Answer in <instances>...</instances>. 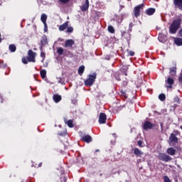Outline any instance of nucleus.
I'll list each match as a JSON object with an SVG mask.
<instances>
[{
    "mask_svg": "<svg viewBox=\"0 0 182 182\" xmlns=\"http://www.w3.org/2000/svg\"><path fill=\"white\" fill-rule=\"evenodd\" d=\"M181 26V18H178L173 21L171 24L169 26V33L174 35L177 33V31L180 29Z\"/></svg>",
    "mask_w": 182,
    "mask_h": 182,
    "instance_id": "nucleus-1",
    "label": "nucleus"
},
{
    "mask_svg": "<svg viewBox=\"0 0 182 182\" xmlns=\"http://www.w3.org/2000/svg\"><path fill=\"white\" fill-rule=\"evenodd\" d=\"M177 136H180V131L173 130V133L169 136V144L171 146H174L178 143V138H177Z\"/></svg>",
    "mask_w": 182,
    "mask_h": 182,
    "instance_id": "nucleus-2",
    "label": "nucleus"
},
{
    "mask_svg": "<svg viewBox=\"0 0 182 182\" xmlns=\"http://www.w3.org/2000/svg\"><path fill=\"white\" fill-rule=\"evenodd\" d=\"M97 75L94 73L88 75V78L84 82L85 86H93Z\"/></svg>",
    "mask_w": 182,
    "mask_h": 182,
    "instance_id": "nucleus-3",
    "label": "nucleus"
},
{
    "mask_svg": "<svg viewBox=\"0 0 182 182\" xmlns=\"http://www.w3.org/2000/svg\"><path fill=\"white\" fill-rule=\"evenodd\" d=\"M158 159L159 160L164 161L165 163H168V161H171V160H173V158H171L170 155L165 153H160L158 156Z\"/></svg>",
    "mask_w": 182,
    "mask_h": 182,
    "instance_id": "nucleus-4",
    "label": "nucleus"
},
{
    "mask_svg": "<svg viewBox=\"0 0 182 182\" xmlns=\"http://www.w3.org/2000/svg\"><path fill=\"white\" fill-rule=\"evenodd\" d=\"M165 87L167 89H172L173 85H174V79L171 77H168L167 80H165Z\"/></svg>",
    "mask_w": 182,
    "mask_h": 182,
    "instance_id": "nucleus-5",
    "label": "nucleus"
},
{
    "mask_svg": "<svg viewBox=\"0 0 182 182\" xmlns=\"http://www.w3.org/2000/svg\"><path fill=\"white\" fill-rule=\"evenodd\" d=\"M28 62H33L35 63V58L36 57V53L33 52L32 50H29L28 52Z\"/></svg>",
    "mask_w": 182,
    "mask_h": 182,
    "instance_id": "nucleus-6",
    "label": "nucleus"
},
{
    "mask_svg": "<svg viewBox=\"0 0 182 182\" xmlns=\"http://www.w3.org/2000/svg\"><path fill=\"white\" fill-rule=\"evenodd\" d=\"M144 6V4H141L136 6L134 9V16H136V18H138V16H140V9H143Z\"/></svg>",
    "mask_w": 182,
    "mask_h": 182,
    "instance_id": "nucleus-7",
    "label": "nucleus"
},
{
    "mask_svg": "<svg viewBox=\"0 0 182 182\" xmlns=\"http://www.w3.org/2000/svg\"><path fill=\"white\" fill-rule=\"evenodd\" d=\"M46 45H48V37L43 36L41 40L40 50H43V46H46Z\"/></svg>",
    "mask_w": 182,
    "mask_h": 182,
    "instance_id": "nucleus-8",
    "label": "nucleus"
},
{
    "mask_svg": "<svg viewBox=\"0 0 182 182\" xmlns=\"http://www.w3.org/2000/svg\"><path fill=\"white\" fill-rule=\"evenodd\" d=\"M107 119V117H106V114L101 112L100 114V117H99L100 124H105V123H106Z\"/></svg>",
    "mask_w": 182,
    "mask_h": 182,
    "instance_id": "nucleus-9",
    "label": "nucleus"
},
{
    "mask_svg": "<svg viewBox=\"0 0 182 182\" xmlns=\"http://www.w3.org/2000/svg\"><path fill=\"white\" fill-rule=\"evenodd\" d=\"M81 140L82 141H85V143H91V141H92V136L90 135H82L81 136Z\"/></svg>",
    "mask_w": 182,
    "mask_h": 182,
    "instance_id": "nucleus-10",
    "label": "nucleus"
},
{
    "mask_svg": "<svg viewBox=\"0 0 182 182\" xmlns=\"http://www.w3.org/2000/svg\"><path fill=\"white\" fill-rule=\"evenodd\" d=\"M82 12H86L89 9V0H85L82 6H80Z\"/></svg>",
    "mask_w": 182,
    "mask_h": 182,
    "instance_id": "nucleus-11",
    "label": "nucleus"
},
{
    "mask_svg": "<svg viewBox=\"0 0 182 182\" xmlns=\"http://www.w3.org/2000/svg\"><path fill=\"white\" fill-rule=\"evenodd\" d=\"M75 45V41L73 39H68L65 43V48H72Z\"/></svg>",
    "mask_w": 182,
    "mask_h": 182,
    "instance_id": "nucleus-12",
    "label": "nucleus"
},
{
    "mask_svg": "<svg viewBox=\"0 0 182 182\" xmlns=\"http://www.w3.org/2000/svg\"><path fill=\"white\" fill-rule=\"evenodd\" d=\"M153 124H151L150 122H145L144 125H143V129L144 130H149L150 129H153Z\"/></svg>",
    "mask_w": 182,
    "mask_h": 182,
    "instance_id": "nucleus-13",
    "label": "nucleus"
},
{
    "mask_svg": "<svg viewBox=\"0 0 182 182\" xmlns=\"http://www.w3.org/2000/svg\"><path fill=\"white\" fill-rule=\"evenodd\" d=\"M173 5L175 8H178L181 11L182 10V0H173Z\"/></svg>",
    "mask_w": 182,
    "mask_h": 182,
    "instance_id": "nucleus-14",
    "label": "nucleus"
},
{
    "mask_svg": "<svg viewBox=\"0 0 182 182\" xmlns=\"http://www.w3.org/2000/svg\"><path fill=\"white\" fill-rule=\"evenodd\" d=\"M158 40L159 42H161L162 43H164L166 41H167V36L163 34V33H159L158 36Z\"/></svg>",
    "mask_w": 182,
    "mask_h": 182,
    "instance_id": "nucleus-15",
    "label": "nucleus"
},
{
    "mask_svg": "<svg viewBox=\"0 0 182 182\" xmlns=\"http://www.w3.org/2000/svg\"><path fill=\"white\" fill-rule=\"evenodd\" d=\"M68 26H69V21H65L63 24L60 25L58 27V30L62 32L63 31H65V29H66L68 28Z\"/></svg>",
    "mask_w": 182,
    "mask_h": 182,
    "instance_id": "nucleus-16",
    "label": "nucleus"
},
{
    "mask_svg": "<svg viewBox=\"0 0 182 182\" xmlns=\"http://www.w3.org/2000/svg\"><path fill=\"white\" fill-rule=\"evenodd\" d=\"M174 43L177 45V46H182V38L178 37L173 38Z\"/></svg>",
    "mask_w": 182,
    "mask_h": 182,
    "instance_id": "nucleus-17",
    "label": "nucleus"
},
{
    "mask_svg": "<svg viewBox=\"0 0 182 182\" xmlns=\"http://www.w3.org/2000/svg\"><path fill=\"white\" fill-rule=\"evenodd\" d=\"M53 100H54V102L55 103H59V102H60V100H62V96L59 95L58 94L53 95Z\"/></svg>",
    "mask_w": 182,
    "mask_h": 182,
    "instance_id": "nucleus-18",
    "label": "nucleus"
},
{
    "mask_svg": "<svg viewBox=\"0 0 182 182\" xmlns=\"http://www.w3.org/2000/svg\"><path fill=\"white\" fill-rule=\"evenodd\" d=\"M166 153L167 154H169V156H174L176 154V150L173 147L168 148Z\"/></svg>",
    "mask_w": 182,
    "mask_h": 182,
    "instance_id": "nucleus-19",
    "label": "nucleus"
},
{
    "mask_svg": "<svg viewBox=\"0 0 182 182\" xmlns=\"http://www.w3.org/2000/svg\"><path fill=\"white\" fill-rule=\"evenodd\" d=\"M156 12V9L149 8L146 10V15H149V16H151V15H154V14Z\"/></svg>",
    "mask_w": 182,
    "mask_h": 182,
    "instance_id": "nucleus-20",
    "label": "nucleus"
},
{
    "mask_svg": "<svg viewBox=\"0 0 182 182\" xmlns=\"http://www.w3.org/2000/svg\"><path fill=\"white\" fill-rule=\"evenodd\" d=\"M169 73L171 76H176V73H177V68L176 67L171 68Z\"/></svg>",
    "mask_w": 182,
    "mask_h": 182,
    "instance_id": "nucleus-21",
    "label": "nucleus"
},
{
    "mask_svg": "<svg viewBox=\"0 0 182 182\" xmlns=\"http://www.w3.org/2000/svg\"><path fill=\"white\" fill-rule=\"evenodd\" d=\"M134 154H135V156H138V157H140V156H142L143 152H141L139 148H135L134 149Z\"/></svg>",
    "mask_w": 182,
    "mask_h": 182,
    "instance_id": "nucleus-22",
    "label": "nucleus"
},
{
    "mask_svg": "<svg viewBox=\"0 0 182 182\" xmlns=\"http://www.w3.org/2000/svg\"><path fill=\"white\" fill-rule=\"evenodd\" d=\"M48 19V16L46 14H41V21L43 23H46V21Z\"/></svg>",
    "mask_w": 182,
    "mask_h": 182,
    "instance_id": "nucleus-23",
    "label": "nucleus"
},
{
    "mask_svg": "<svg viewBox=\"0 0 182 182\" xmlns=\"http://www.w3.org/2000/svg\"><path fill=\"white\" fill-rule=\"evenodd\" d=\"M85 72V65H81L78 68V75L82 76L83 75V73Z\"/></svg>",
    "mask_w": 182,
    "mask_h": 182,
    "instance_id": "nucleus-24",
    "label": "nucleus"
},
{
    "mask_svg": "<svg viewBox=\"0 0 182 182\" xmlns=\"http://www.w3.org/2000/svg\"><path fill=\"white\" fill-rule=\"evenodd\" d=\"M9 49L11 52H16V46H15V44H11V45H10L9 46Z\"/></svg>",
    "mask_w": 182,
    "mask_h": 182,
    "instance_id": "nucleus-25",
    "label": "nucleus"
},
{
    "mask_svg": "<svg viewBox=\"0 0 182 182\" xmlns=\"http://www.w3.org/2000/svg\"><path fill=\"white\" fill-rule=\"evenodd\" d=\"M159 99L161 100V102H164L166 100V95L165 94H160L159 95Z\"/></svg>",
    "mask_w": 182,
    "mask_h": 182,
    "instance_id": "nucleus-26",
    "label": "nucleus"
},
{
    "mask_svg": "<svg viewBox=\"0 0 182 182\" xmlns=\"http://www.w3.org/2000/svg\"><path fill=\"white\" fill-rule=\"evenodd\" d=\"M66 124H68V127H70V128L74 127L75 126L73 124V121L72 119L67 121Z\"/></svg>",
    "mask_w": 182,
    "mask_h": 182,
    "instance_id": "nucleus-27",
    "label": "nucleus"
},
{
    "mask_svg": "<svg viewBox=\"0 0 182 182\" xmlns=\"http://www.w3.org/2000/svg\"><path fill=\"white\" fill-rule=\"evenodd\" d=\"M40 75L41 76V77L43 79H45V77H46V70H42L41 72H40Z\"/></svg>",
    "mask_w": 182,
    "mask_h": 182,
    "instance_id": "nucleus-28",
    "label": "nucleus"
},
{
    "mask_svg": "<svg viewBox=\"0 0 182 182\" xmlns=\"http://www.w3.org/2000/svg\"><path fill=\"white\" fill-rule=\"evenodd\" d=\"M63 48L62 47H59L58 49H57V53L58 55H63Z\"/></svg>",
    "mask_w": 182,
    "mask_h": 182,
    "instance_id": "nucleus-29",
    "label": "nucleus"
},
{
    "mask_svg": "<svg viewBox=\"0 0 182 182\" xmlns=\"http://www.w3.org/2000/svg\"><path fill=\"white\" fill-rule=\"evenodd\" d=\"M108 32H109V33H114V28L112 26H109Z\"/></svg>",
    "mask_w": 182,
    "mask_h": 182,
    "instance_id": "nucleus-30",
    "label": "nucleus"
},
{
    "mask_svg": "<svg viewBox=\"0 0 182 182\" xmlns=\"http://www.w3.org/2000/svg\"><path fill=\"white\" fill-rule=\"evenodd\" d=\"M65 32L67 33H72L73 32V28L72 26H68Z\"/></svg>",
    "mask_w": 182,
    "mask_h": 182,
    "instance_id": "nucleus-31",
    "label": "nucleus"
},
{
    "mask_svg": "<svg viewBox=\"0 0 182 182\" xmlns=\"http://www.w3.org/2000/svg\"><path fill=\"white\" fill-rule=\"evenodd\" d=\"M174 103H176V105H180V98H178V96H176L173 98Z\"/></svg>",
    "mask_w": 182,
    "mask_h": 182,
    "instance_id": "nucleus-32",
    "label": "nucleus"
},
{
    "mask_svg": "<svg viewBox=\"0 0 182 182\" xmlns=\"http://www.w3.org/2000/svg\"><path fill=\"white\" fill-rule=\"evenodd\" d=\"M164 182H171V180H170V178H168V176H164Z\"/></svg>",
    "mask_w": 182,
    "mask_h": 182,
    "instance_id": "nucleus-33",
    "label": "nucleus"
},
{
    "mask_svg": "<svg viewBox=\"0 0 182 182\" xmlns=\"http://www.w3.org/2000/svg\"><path fill=\"white\" fill-rule=\"evenodd\" d=\"M127 52L129 56H134V51L127 50Z\"/></svg>",
    "mask_w": 182,
    "mask_h": 182,
    "instance_id": "nucleus-34",
    "label": "nucleus"
},
{
    "mask_svg": "<svg viewBox=\"0 0 182 182\" xmlns=\"http://www.w3.org/2000/svg\"><path fill=\"white\" fill-rule=\"evenodd\" d=\"M137 144L139 147H144V145L143 144V141L141 140L138 141Z\"/></svg>",
    "mask_w": 182,
    "mask_h": 182,
    "instance_id": "nucleus-35",
    "label": "nucleus"
},
{
    "mask_svg": "<svg viewBox=\"0 0 182 182\" xmlns=\"http://www.w3.org/2000/svg\"><path fill=\"white\" fill-rule=\"evenodd\" d=\"M70 1V0H58V2H60V4H68Z\"/></svg>",
    "mask_w": 182,
    "mask_h": 182,
    "instance_id": "nucleus-36",
    "label": "nucleus"
},
{
    "mask_svg": "<svg viewBox=\"0 0 182 182\" xmlns=\"http://www.w3.org/2000/svg\"><path fill=\"white\" fill-rule=\"evenodd\" d=\"M22 62H23V63H24V65H27V63H28V58H22Z\"/></svg>",
    "mask_w": 182,
    "mask_h": 182,
    "instance_id": "nucleus-37",
    "label": "nucleus"
},
{
    "mask_svg": "<svg viewBox=\"0 0 182 182\" xmlns=\"http://www.w3.org/2000/svg\"><path fill=\"white\" fill-rule=\"evenodd\" d=\"M43 25H44V32H48V24L46 23H44Z\"/></svg>",
    "mask_w": 182,
    "mask_h": 182,
    "instance_id": "nucleus-38",
    "label": "nucleus"
},
{
    "mask_svg": "<svg viewBox=\"0 0 182 182\" xmlns=\"http://www.w3.org/2000/svg\"><path fill=\"white\" fill-rule=\"evenodd\" d=\"M41 57L43 58V59H45V58H46V55L42 50L41 53Z\"/></svg>",
    "mask_w": 182,
    "mask_h": 182,
    "instance_id": "nucleus-39",
    "label": "nucleus"
},
{
    "mask_svg": "<svg viewBox=\"0 0 182 182\" xmlns=\"http://www.w3.org/2000/svg\"><path fill=\"white\" fill-rule=\"evenodd\" d=\"M132 28H133V22L129 23V31L132 32Z\"/></svg>",
    "mask_w": 182,
    "mask_h": 182,
    "instance_id": "nucleus-40",
    "label": "nucleus"
},
{
    "mask_svg": "<svg viewBox=\"0 0 182 182\" xmlns=\"http://www.w3.org/2000/svg\"><path fill=\"white\" fill-rule=\"evenodd\" d=\"M72 103H73V105H77V100H72Z\"/></svg>",
    "mask_w": 182,
    "mask_h": 182,
    "instance_id": "nucleus-41",
    "label": "nucleus"
},
{
    "mask_svg": "<svg viewBox=\"0 0 182 182\" xmlns=\"http://www.w3.org/2000/svg\"><path fill=\"white\" fill-rule=\"evenodd\" d=\"M178 35L181 38H182V28L181 30H179L178 31Z\"/></svg>",
    "mask_w": 182,
    "mask_h": 182,
    "instance_id": "nucleus-42",
    "label": "nucleus"
},
{
    "mask_svg": "<svg viewBox=\"0 0 182 182\" xmlns=\"http://www.w3.org/2000/svg\"><path fill=\"white\" fill-rule=\"evenodd\" d=\"M121 93H122V96H124V97L127 98V96L126 95V92L122 91V92H121Z\"/></svg>",
    "mask_w": 182,
    "mask_h": 182,
    "instance_id": "nucleus-43",
    "label": "nucleus"
},
{
    "mask_svg": "<svg viewBox=\"0 0 182 182\" xmlns=\"http://www.w3.org/2000/svg\"><path fill=\"white\" fill-rule=\"evenodd\" d=\"M116 80L120 81V77H116Z\"/></svg>",
    "mask_w": 182,
    "mask_h": 182,
    "instance_id": "nucleus-44",
    "label": "nucleus"
},
{
    "mask_svg": "<svg viewBox=\"0 0 182 182\" xmlns=\"http://www.w3.org/2000/svg\"><path fill=\"white\" fill-rule=\"evenodd\" d=\"M42 166V163H40L39 164H38V167H41Z\"/></svg>",
    "mask_w": 182,
    "mask_h": 182,
    "instance_id": "nucleus-45",
    "label": "nucleus"
},
{
    "mask_svg": "<svg viewBox=\"0 0 182 182\" xmlns=\"http://www.w3.org/2000/svg\"><path fill=\"white\" fill-rule=\"evenodd\" d=\"M2 42V38H1V33H0V43Z\"/></svg>",
    "mask_w": 182,
    "mask_h": 182,
    "instance_id": "nucleus-46",
    "label": "nucleus"
},
{
    "mask_svg": "<svg viewBox=\"0 0 182 182\" xmlns=\"http://www.w3.org/2000/svg\"><path fill=\"white\" fill-rule=\"evenodd\" d=\"M120 8H121V9H123V8H124V6H120Z\"/></svg>",
    "mask_w": 182,
    "mask_h": 182,
    "instance_id": "nucleus-47",
    "label": "nucleus"
},
{
    "mask_svg": "<svg viewBox=\"0 0 182 182\" xmlns=\"http://www.w3.org/2000/svg\"><path fill=\"white\" fill-rule=\"evenodd\" d=\"M124 33H126V32H123V33H122V36H124Z\"/></svg>",
    "mask_w": 182,
    "mask_h": 182,
    "instance_id": "nucleus-48",
    "label": "nucleus"
},
{
    "mask_svg": "<svg viewBox=\"0 0 182 182\" xmlns=\"http://www.w3.org/2000/svg\"><path fill=\"white\" fill-rule=\"evenodd\" d=\"M105 59H107V60H109V58L108 57H106Z\"/></svg>",
    "mask_w": 182,
    "mask_h": 182,
    "instance_id": "nucleus-49",
    "label": "nucleus"
},
{
    "mask_svg": "<svg viewBox=\"0 0 182 182\" xmlns=\"http://www.w3.org/2000/svg\"><path fill=\"white\" fill-rule=\"evenodd\" d=\"M45 60V59L43 58V60H41V62L43 63V61Z\"/></svg>",
    "mask_w": 182,
    "mask_h": 182,
    "instance_id": "nucleus-50",
    "label": "nucleus"
},
{
    "mask_svg": "<svg viewBox=\"0 0 182 182\" xmlns=\"http://www.w3.org/2000/svg\"><path fill=\"white\" fill-rule=\"evenodd\" d=\"M95 151L97 152V151H100V150H99V149H97V150H95Z\"/></svg>",
    "mask_w": 182,
    "mask_h": 182,
    "instance_id": "nucleus-51",
    "label": "nucleus"
},
{
    "mask_svg": "<svg viewBox=\"0 0 182 182\" xmlns=\"http://www.w3.org/2000/svg\"><path fill=\"white\" fill-rule=\"evenodd\" d=\"M60 134V136H63V134Z\"/></svg>",
    "mask_w": 182,
    "mask_h": 182,
    "instance_id": "nucleus-52",
    "label": "nucleus"
},
{
    "mask_svg": "<svg viewBox=\"0 0 182 182\" xmlns=\"http://www.w3.org/2000/svg\"><path fill=\"white\" fill-rule=\"evenodd\" d=\"M180 129H181V130H182V126L180 127Z\"/></svg>",
    "mask_w": 182,
    "mask_h": 182,
    "instance_id": "nucleus-53",
    "label": "nucleus"
}]
</instances>
